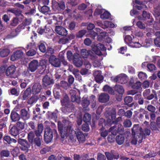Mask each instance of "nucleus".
<instances>
[{"mask_svg":"<svg viewBox=\"0 0 160 160\" xmlns=\"http://www.w3.org/2000/svg\"><path fill=\"white\" fill-rule=\"evenodd\" d=\"M18 143L21 145V149L27 152L28 149L30 148V145L28 143L27 141L22 139H19L18 141Z\"/></svg>","mask_w":160,"mask_h":160,"instance_id":"18","label":"nucleus"},{"mask_svg":"<svg viewBox=\"0 0 160 160\" xmlns=\"http://www.w3.org/2000/svg\"><path fill=\"white\" fill-rule=\"evenodd\" d=\"M37 100V97H32L28 100V102L29 104H32L36 102Z\"/></svg>","mask_w":160,"mask_h":160,"instance_id":"48","label":"nucleus"},{"mask_svg":"<svg viewBox=\"0 0 160 160\" xmlns=\"http://www.w3.org/2000/svg\"><path fill=\"white\" fill-rule=\"evenodd\" d=\"M62 105L66 106L68 105L69 102V98L67 95H65L63 99L61 100Z\"/></svg>","mask_w":160,"mask_h":160,"instance_id":"36","label":"nucleus"},{"mask_svg":"<svg viewBox=\"0 0 160 160\" xmlns=\"http://www.w3.org/2000/svg\"><path fill=\"white\" fill-rule=\"evenodd\" d=\"M135 39H133L129 35L126 36L124 39V41L126 43L128 44L132 47L139 48L141 47V45L138 42H135Z\"/></svg>","mask_w":160,"mask_h":160,"instance_id":"4","label":"nucleus"},{"mask_svg":"<svg viewBox=\"0 0 160 160\" xmlns=\"http://www.w3.org/2000/svg\"><path fill=\"white\" fill-rule=\"evenodd\" d=\"M42 89V87L39 83H36L32 87V92L33 94H36L40 92Z\"/></svg>","mask_w":160,"mask_h":160,"instance_id":"21","label":"nucleus"},{"mask_svg":"<svg viewBox=\"0 0 160 160\" xmlns=\"http://www.w3.org/2000/svg\"><path fill=\"white\" fill-rule=\"evenodd\" d=\"M107 35V33L105 32L102 31L100 35L98 36V38L99 40H101L103 38H104Z\"/></svg>","mask_w":160,"mask_h":160,"instance_id":"60","label":"nucleus"},{"mask_svg":"<svg viewBox=\"0 0 160 160\" xmlns=\"http://www.w3.org/2000/svg\"><path fill=\"white\" fill-rule=\"evenodd\" d=\"M155 3L154 0H148V2L146 1L144 2V3L138 0H133L132 4L134 8H135L139 10H142L147 8V6L145 4L148 3V5L150 7L152 6V5Z\"/></svg>","mask_w":160,"mask_h":160,"instance_id":"2","label":"nucleus"},{"mask_svg":"<svg viewBox=\"0 0 160 160\" xmlns=\"http://www.w3.org/2000/svg\"><path fill=\"white\" fill-rule=\"evenodd\" d=\"M55 31L58 34L60 35L66 36L68 34L66 29L62 26H56Z\"/></svg>","mask_w":160,"mask_h":160,"instance_id":"19","label":"nucleus"},{"mask_svg":"<svg viewBox=\"0 0 160 160\" xmlns=\"http://www.w3.org/2000/svg\"><path fill=\"white\" fill-rule=\"evenodd\" d=\"M30 89L28 88L24 92V94L23 96V98L24 99H26L27 97L30 95Z\"/></svg>","mask_w":160,"mask_h":160,"instance_id":"55","label":"nucleus"},{"mask_svg":"<svg viewBox=\"0 0 160 160\" xmlns=\"http://www.w3.org/2000/svg\"><path fill=\"white\" fill-rule=\"evenodd\" d=\"M67 57L69 61H71L72 59V58L73 57L72 56V54L71 51H68L67 52Z\"/></svg>","mask_w":160,"mask_h":160,"instance_id":"62","label":"nucleus"},{"mask_svg":"<svg viewBox=\"0 0 160 160\" xmlns=\"http://www.w3.org/2000/svg\"><path fill=\"white\" fill-rule=\"evenodd\" d=\"M132 98L130 96L126 97L124 98V102L127 104L131 103L132 102Z\"/></svg>","mask_w":160,"mask_h":160,"instance_id":"58","label":"nucleus"},{"mask_svg":"<svg viewBox=\"0 0 160 160\" xmlns=\"http://www.w3.org/2000/svg\"><path fill=\"white\" fill-rule=\"evenodd\" d=\"M24 55L23 52L21 50H18L14 52L11 56V60L14 61L22 58Z\"/></svg>","mask_w":160,"mask_h":160,"instance_id":"13","label":"nucleus"},{"mask_svg":"<svg viewBox=\"0 0 160 160\" xmlns=\"http://www.w3.org/2000/svg\"><path fill=\"white\" fill-rule=\"evenodd\" d=\"M41 10L42 13L46 14L49 11V8L48 6H43L41 8Z\"/></svg>","mask_w":160,"mask_h":160,"instance_id":"45","label":"nucleus"},{"mask_svg":"<svg viewBox=\"0 0 160 160\" xmlns=\"http://www.w3.org/2000/svg\"><path fill=\"white\" fill-rule=\"evenodd\" d=\"M69 41V39L67 38H64L60 39L59 43L60 44H65L68 43Z\"/></svg>","mask_w":160,"mask_h":160,"instance_id":"53","label":"nucleus"},{"mask_svg":"<svg viewBox=\"0 0 160 160\" xmlns=\"http://www.w3.org/2000/svg\"><path fill=\"white\" fill-rule=\"evenodd\" d=\"M16 71V67L14 65H11L7 68L6 71V74L7 76H10L11 78H17L18 76V74Z\"/></svg>","mask_w":160,"mask_h":160,"instance_id":"7","label":"nucleus"},{"mask_svg":"<svg viewBox=\"0 0 160 160\" xmlns=\"http://www.w3.org/2000/svg\"><path fill=\"white\" fill-rule=\"evenodd\" d=\"M110 99L109 95L105 93H101L98 96V100L102 103H106L108 102Z\"/></svg>","mask_w":160,"mask_h":160,"instance_id":"17","label":"nucleus"},{"mask_svg":"<svg viewBox=\"0 0 160 160\" xmlns=\"http://www.w3.org/2000/svg\"><path fill=\"white\" fill-rule=\"evenodd\" d=\"M9 151L7 150H2L0 153L1 158H3L4 157H8L9 156Z\"/></svg>","mask_w":160,"mask_h":160,"instance_id":"38","label":"nucleus"},{"mask_svg":"<svg viewBox=\"0 0 160 160\" xmlns=\"http://www.w3.org/2000/svg\"><path fill=\"white\" fill-rule=\"evenodd\" d=\"M32 22V20L31 18H28L25 19L24 21L23 22V23L21 24L19 26H20L21 27H22V29H24L25 28L24 27H23L22 26L23 25H30Z\"/></svg>","mask_w":160,"mask_h":160,"instance_id":"39","label":"nucleus"},{"mask_svg":"<svg viewBox=\"0 0 160 160\" xmlns=\"http://www.w3.org/2000/svg\"><path fill=\"white\" fill-rule=\"evenodd\" d=\"M136 25L140 29H144L145 28V25L140 21L137 22L136 24Z\"/></svg>","mask_w":160,"mask_h":160,"instance_id":"56","label":"nucleus"},{"mask_svg":"<svg viewBox=\"0 0 160 160\" xmlns=\"http://www.w3.org/2000/svg\"><path fill=\"white\" fill-rule=\"evenodd\" d=\"M53 138L52 133L51 129H47L45 131L44 138L47 143L50 142Z\"/></svg>","mask_w":160,"mask_h":160,"instance_id":"10","label":"nucleus"},{"mask_svg":"<svg viewBox=\"0 0 160 160\" xmlns=\"http://www.w3.org/2000/svg\"><path fill=\"white\" fill-rule=\"evenodd\" d=\"M39 66L38 61L36 60H33L29 64L28 70L32 72H34L37 69Z\"/></svg>","mask_w":160,"mask_h":160,"instance_id":"12","label":"nucleus"},{"mask_svg":"<svg viewBox=\"0 0 160 160\" xmlns=\"http://www.w3.org/2000/svg\"><path fill=\"white\" fill-rule=\"evenodd\" d=\"M25 124L23 122H18L17 123V127L20 131L22 130L24 128Z\"/></svg>","mask_w":160,"mask_h":160,"instance_id":"42","label":"nucleus"},{"mask_svg":"<svg viewBox=\"0 0 160 160\" xmlns=\"http://www.w3.org/2000/svg\"><path fill=\"white\" fill-rule=\"evenodd\" d=\"M98 160H106V158L105 156L101 153L98 154Z\"/></svg>","mask_w":160,"mask_h":160,"instance_id":"64","label":"nucleus"},{"mask_svg":"<svg viewBox=\"0 0 160 160\" xmlns=\"http://www.w3.org/2000/svg\"><path fill=\"white\" fill-rule=\"evenodd\" d=\"M20 115L21 118L24 120H28L30 117L29 113L26 110L24 109H22L21 110Z\"/></svg>","mask_w":160,"mask_h":160,"instance_id":"23","label":"nucleus"},{"mask_svg":"<svg viewBox=\"0 0 160 160\" xmlns=\"http://www.w3.org/2000/svg\"><path fill=\"white\" fill-rule=\"evenodd\" d=\"M147 67L150 71H152L156 69L155 66L152 64H149L147 65Z\"/></svg>","mask_w":160,"mask_h":160,"instance_id":"57","label":"nucleus"},{"mask_svg":"<svg viewBox=\"0 0 160 160\" xmlns=\"http://www.w3.org/2000/svg\"><path fill=\"white\" fill-rule=\"evenodd\" d=\"M102 64V62L101 60L98 59L95 60L93 62V65L94 67H99L101 66Z\"/></svg>","mask_w":160,"mask_h":160,"instance_id":"41","label":"nucleus"},{"mask_svg":"<svg viewBox=\"0 0 160 160\" xmlns=\"http://www.w3.org/2000/svg\"><path fill=\"white\" fill-rule=\"evenodd\" d=\"M43 130V127L42 124H40L38 126V130L35 131V133L36 137L34 138V142L38 146H40L41 145V140L42 137L41 134Z\"/></svg>","mask_w":160,"mask_h":160,"instance_id":"3","label":"nucleus"},{"mask_svg":"<svg viewBox=\"0 0 160 160\" xmlns=\"http://www.w3.org/2000/svg\"><path fill=\"white\" fill-rule=\"evenodd\" d=\"M26 48L28 49H30L28 51L26 52V54L27 56H32L36 54V52L34 49L35 48V46L34 44L30 43L27 45Z\"/></svg>","mask_w":160,"mask_h":160,"instance_id":"14","label":"nucleus"},{"mask_svg":"<svg viewBox=\"0 0 160 160\" xmlns=\"http://www.w3.org/2000/svg\"><path fill=\"white\" fill-rule=\"evenodd\" d=\"M91 118L90 114L88 113H86L84 114L83 120L85 122H88L90 120Z\"/></svg>","mask_w":160,"mask_h":160,"instance_id":"47","label":"nucleus"},{"mask_svg":"<svg viewBox=\"0 0 160 160\" xmlns=\"http://www.w3.org/2000/svg\"><path fill=\"white\" fill-rule=\"evenodd\" d=\"M138 77L140 79L142 80L146 78L147 75L145 73L141 72L139 73Z\"/></svg>","mask_w":160,"mask_h":160,"instance_id":"49","label":"nucleus"},{"mask_svg":"<svg viewBox=\"0 0 160 160\" xmlns=\"http://www.w3.org/2000/svg\"><path fill=\"white\" fill-rule=\"evenodd\" d=\"M39 48L40 50L42 52H44L46 51V47L45 44L43 43H41L39 46Z\"/></svg>","mask_w":160,"mask_h":160,"instance_id":"54","label":"nucleus"},{"mask_svg":"<svg viewBox=\"0 0 160 160\" xmlns=\"http://www.w3.org/2000/svg\"><path fill=\"white\" fill-rule=\"evenodd\" d=\"M105 154L108 160H112L113 158L117 159L119 158V155H114L112 153L109 152H106Z\"/></svg>","mask_w":160,"mask_h":160,"instance_id":"29","label":"nucleus"},{"mask_svg":"<svg viewBox=\"0 0 160 160\" xmlns=\"http://www.w3.org/2000/svg\"><path fill=\"white\" fill-rule=\"evenodd\" d=\"M115 127L114 126L111 128L109 129V131L111 132L113 135H116L117 133V130L115 129Z\"/></svg>","mask_w":160,"mask_h":160,"instance_id":"59","label":"nucleus"},{"mask_svg":"<svg viewBox=\"0 0 160 160\" xmlns=\"http://www.w3.org/2000/svg\"><path fill=\"white\" fill-rule=\"evenodd\" d=\"M11 118L13 121H16L19 120L20 119V116L17 113L14 112L11 113Z\"/></svg>","mask_w":160,"mask_h":160,"instance_id":"31","label":"nucleus"},{"mask_svg":"<svg viewBox=\"0 0 160 160\" xmlns=\"http://www.w3.org/2000/svg\"><path fill=\"white\" fill-rule=\"evenodd\" d=\"M104 25L106 28L108 27L113 28L117 26L116 24H115L112 22L108 21H105L104 22Z\"/></svg>","mask_w":160,"mask_h":160,"instance_id":"32","label":"nucleus"},{"mask_svg":"<svg viewBox=\"0 0 160 160\" xmlns=\"http://www.w3.org/2000/svg\"><path fill=\"white\" fill-rule=\"evenodd\" d=\"M106 50V48L101 43H98L92 48V51L99 56L102 55V53L100 50L105 51Z\"/></svg>","mask_w":160,"mask_h":160,"instance_id":"6","label":"nucleus"},{"mask_svg":"<svg viewBox=\"0 0 160 160\" xmlns=\"http://www.w3.org/2000/svg\"><path fill=\"white\" fill-rule=\"evenodd\" d=\"M73 62L75 66L78 67H81L83 64L82 58L79 57V55L77 53L75 54L74 56Z\"/></svg>","mask_w":160,"mask_h":160,"instance_id":"15","label":"nucleus"},{"mask_svg":"<svg viewBox=\"0 0 160 160\" xmlns=\"http://www.w3.org/2000/svg\"><path fill=\"white\" fill-rule=\"evenodd\" d=\"M115 89L120 94L118 97L116 96V99L120 101L122 99V95L124 93V89L122 86L118 84L115 86Z\"/></svg>","mask_w":160,"mask_h":160,"instance_id":"16","label":"nucleus"},{"mask_svg":"<svg viewBox=\"0 0 160 160\" xmlns=\"http://www.w3.org/2000/svg\"><path fill=\"white\" fill-rule=\"evenodd\" d=\"M60 85L65 89H67L68 87V84L67 82L64 81L61 82Z\"/></svg>","mask_w":160,"mask_h":160,"instance_id":"63","label":"nucleus"},{"mask_svg":"<svg viewBox=\"0 0 160 160\" xmlns=\"http://www.w3.org/2000/svg\"><path fill=\"white\" fill-rule=\"evenodd\" d=\"M103 90L105 92H108L110 93H112L113 90L112 88L108 85H105L103 88Z\"/></svg>","mask_w":160,"mask_h":160,"instance_id":"44","label":"nucleus"},{"mask_svg":"<svg viewBox=\"0 0 160 160\" xmlns=\"http://www.w3.org/2000/svg\"><path fill=\"white\" fill-rule=\"evenodd\" d=\"M7 118H5L0 120V128L2 129L6 126Z\"/></svg>","mask_w":160,"mask_h":160,"instance_id":"43","label":"nucleus"},{"mask_svg":"<svg viewBox=\"0 0 160 160\" xmlns=\"http://www.w3.org/2000/svg\"><path fill=\"white\" fill-rule=\"evenodd\" d=\"M69 94L72 102H76L77 103H79L80 102V98L78 96V95L79 94L78 91L77 90V91L73 90H71L69 92Z\"/></svg>","mask_w":160,"mask_h":160,"instance_id":"8","label":"nucleus"},{"mask_svg":"<svg viewBox=\"0 0 160 160\" xmlns=\"http://www.w3.org/2000/svg\"><path fill=\"white\" fill-rule=\"evenodd\" d=\"M142 15L143 17L142 19L144 20H149L148 21L150 22H152L153 21V19L151 18L150 14L147 12L146 11H143Z\"/></svg>","mask_w":160,"mask_h":160,"instance_id":"25","label":"nucleus"},{"mask_svg":"<svg viewBox=\"0 0 160 160\" xmlns=\"http://www.w3.org/2000/svg\"><path fill=\"white\" fill-rule=\"evenodd\" d=\"M35 133L32 131H31L28 134V138L29 142L33 143L35 138Z\"/></svg>","mask_w":160,"mask_h":160,"instance_id":"28","label":"nucleus"},{"mask_svg":"<svg viewBox=\"0 0 160 160\" xmlns=\"http://www.w3.org/2000/svg\"><path fill=\"white\" fill-rule=\"evenodd\" d=\"M142 128L139 126V124H134L132 129V136H134L135 135L138 136H140V135H143L142 133Z\"/></svg>","mask_w":160,"mask_h":160,"instance_id":"11","label":"nucleus"},{"mask_svg":"<svg viewBox=\"0 0 160 160\" xmlns=\"http://www.w3.org/2000/svg\"><path fill=\"white\" fill-rule=\"evenodd\" d=\"M127 79V77L124 74H121L111 78V79L112 81L122 84L126 83L128 81Z\"/></svg>","mask_w":160,"mask_h":160,"instance_id":"5","label":"nucleus"},{"mask_svg":"<svg viewBox=\"0 0 160 160\" xmlns=\"http://www.w3.org/2000/svg\"><path fill=\"white\" fill-rule=\"evenodd\" d=\"M130 83L132 88L134 89H138L141 88V83L139 82H136L135 83H133V80L132 79L130 81Z\"/></svg>","mask_w":160,"mask_h":160,"instance_id":"30","label":"nucleus"},{"mask_svg":"<svg viewBox=\"0 0 160 160\" xmlns=\"http://www.w3.org/2000/svg\"><path fill=\"white\" fill-rule=\"evenodd\" d=\"M50 63L53 66L55 67H58L60 66L61 62L59 59L54 55H51L49 59Z\"/></svg>","mask_w":160,"mask_h":160,"instance_id":"9","label":"nucleus"},{"mask_svg":"<svg viewBox=\"0 0 160 160\" xmlns=\"http://www.w3.org/2000/svg\"><path fill=\"white\" fill-rule=\"evenodd\" d=\"M95 80L98 83H101L103 80V77L100 71H95L93 73Z\"/></svg>","mask_w":160,"mask_h":160,"instance_id":"20","label":"nucleus"},{"mask_svg":"<svg viewBox=\"0 0 160 160\" xmlns=\"http://www.w3.org/2000/svg\"><path fill=\"white\" fill-rule=\"evenodd\" d=\"M123 124L124 127H129L132 125V123L131 121L129 119L125 120L123 122Z\"/></svg>","mask_w":160,"mask_h":160,"instance_id":"46","label":"nucleus"},{"mask_svg":"<svg viewBox=\"0 0 160 160\" xmlns=\"http://www.w3.org/2000/svg\"><path fill=\"white\" fill-rule=\"evenodd\" d=\"M42 82L43 85L46 87L52 83H53V81L48 76L46 75L43 78Z\"/></svg>","mask_w":160,"mask_h":160,"instance_id":"24","label":"nucleus"},{"mask_svg":"<svg viewBox=\"0 0 160 160\" xmlns=\"http://www.w3.org/2000/svg\"><path fill=\"white\" fill-rule=\"evenodd\" d=\"M124 141V138L122 135L117 136L116 137V141L118 143L119 145L122 144Z\"/></svg>","mask_w":160,"mask_h":160,"instance_id":"37","label":"nucleus"},{"mask_svg":"<svg viewBox=\"0 0 160 160\" xmlns=\"http://www.w3.org/2000/svg\"><path fill=\"white\" fill-rule=\"evenodd\" d=\"M60 90L58 88H55L53 89V92L54 96L56 98H58L60 96Z\"/></svg>","mask_w":160,"mask_h":160,"instance_id":"50","label":"nucleus"},{"mask_svg":"<svg viewBox=\"0 0 160 160\" xmlns=\"http://www.w3.org/2000/svg\"><path fill=\"white\" fill-rule=\"evenodd\" d=\"M89 104V102L88 100L87 96H85L82 98V106L84 108H87Z\"/></svg>","mask_w":160,"mask_h":160,"instance_id":"33","label":"nucleus"},{"mask_svg":"<svg viewBox=\"0 0 160 160\" xmlns=\"http://www.w3.org/2000/svg\"><path fill=\"white\" fill-rule=\"evenodd\" d=\"M154 43L157 47H160V37L157 36V38L154 40Z\"/></svg>","mask_w":160,"mask_h":160,"instance_id":"61","label":"nucleus"},{"mask_svg":"<svg viewBox=\"0 0 160 160\" xmlns=\"http://www.w3.org/2000/svg\"><path fill=\"white\" fill-rule=\"evenodd\" d=\"M153 15L156 17H158L160 15V7H158L157 8H154Z\"/></svg>","mask_w":160,"mask_h":160,"instance_id":"52","label":"nucleus"},{"mask_svg":"<svg viewBox=\"0 0 160 160\" xmlns=\"http://www.w3.org/2000/svg\"><path fill=\"white\" fill-rule=\"evenodd\" d=\"M20 131L16 126H13L10 129L9 132L12 136H17Z\"/></svg>","mask_w":160,"mask_h":160,"instance_id":"26","label":"nucleus"},{"mask_svg":"<svg viewBox=\"0 0 160 160\" xmlns=\"http://www.w3.org/2000/svg\"><path fill=\"white\" fill-rule=\"evenodd\" d=\"M10 52V50L8 49H4L0 52V55L2 57H4L8 56Z\"/></svg>","mask_w":160,"mask_h":160,"instance_id":"34","label":"nucleus"},{"mask_svg":"<svg viewBox=\"0 0 160 160\" xmlns=\"http://www.w3.org/2000/svg\"><path fill=\"white\" fill-rule=\"evenodd\" d=\"M143 138V135H140V136H137L136 135L132 136V138L131 141L132 143L133 144H136L137 142L139 143H141Z\"/></svg>","mask_w":160,"mask_h":160,"instance_id":"22","label":"nucleus"},{"mask_svg":"<svg viewBox=\"0 0 160 160\" xmlns=\"http://www.w3.org/2000/svg\"><path fill=\"white\" fill-rule=\"evenodd\" d=\"M111 118V120L110 118L107 120V122L109 125H111L112 123H116L118 121L115 120L116 115L115 114H113L112 116H110Z\"/></svg>","mask_w":160,"mask_h":160,"instance_id":"35","label":"nucleus"},{"mask_svg":"<svg viewBox=\"0 0 160 160\" xmlns=\"http://www.w3.org/2000/svg\"><path fill=\"white\" fill-rule=\"evenodd\" d=\"M81 54L84 58H87L89 55L92 56V53H94L90 50H87L85 49H82L81 51Z\"/></svg>","mask_w":160,"mask_h":160,"instance_id":"27","label":"nucleus"},{"mask_svg":"<svg viewBox=\"0 0 160 160\" xmlns=\"http://www.w3.org/2000/svg\"><path fill=\"white\" fill-rule=\"evenodd\" d=\"M85 30H82L79 31L77 34L76 36L78 38H82L86 33Z\"/></svg>","mask_w":160,"mask_h":160,"instance_id":"51","label":"nucleus"},{"mask_svg":"<svg viewBox=\"0 0 160 160\" xmlns=\"http://www.w3.org/2000/svg\"><path fill=\"white\" fill-rule=\"evenodd\" d=\"M72 124L68 120H64L62 122H58V128L61 133V137L64 138L67 135L71 137L73 135H76L78 141L80 142H83L85 141V137L83 134L79 129L76 131L72 130L71 126Z\"/></svg>","mask_w":160,"mask_h":160,"instance_id":"1","label":"nucleus"},{"mask_svg":"<svg viewBox=\"0 0 160 160\" xmlns=\"http://www.w3.org/2000/svg\"><path fill=\"white\" fill-rule=\"evenodd\" d=\"M110 16V13L104 10V11L100 15V18L102 19H106L108 18Z\"/></svg>","mask_w":160,"mask_h":160,"instance_id":"40","label":"nucleus"}]
</instances>
